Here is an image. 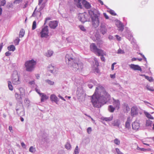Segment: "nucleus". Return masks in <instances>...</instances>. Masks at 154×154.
<instances>
[{"mask_svg":"<svg viewBox=\"0 0 154 154\" xmlns=\"http://www.w3.org/2000/svg\"><path fill=\"white\" fill-rule=\"evenodd\" d=\"M48 70L51 73H53L55 72L56 71V68L52 65H50L48 68Z\"/></svg>","mask_w":154,"mask_h":154,"instance_id":"obj_18","label":"nucleus"},{"mask_svg":"<svg viewBox=\"0 0 154 154\" xmlns=\"http://www.w3.org/2000/svg\"><path fill=\"white\" fill-rule=\"evenodd\" d=\"M113 119V116H112L109 117L102 118L101 119L103 121L106 122H109L111 121Z\"/></svg>","mask_w":154,"mask_h":154,"instance_id":"obj_25","label":"nucleus"},{"mask_svg":"<svg viewBox=\"0 0 154 154\" xmlns=\"http://www.w3.org/2000/svg\"><path fill=\"white\" fill-rule=\"evenodd\" d=\"M137 149L138 150H140L141 151H145L147 150H151L150 149H146L143 148H141L139 147L138 146H137Z\"/></svg>","mask_w":154,"mask_h":154,"instance_id":"obj_35","label":"nucleus"},{"mask_svg":"<svg viewBox=\"0 0 154 154\" xmlns=\"http://www.w3.org/2000/svg\"><path fill=\"white\" fill-rule=\"evenodd\" d=\"M37 7H36L34 11L32 14V16L33 17H40L41 16V12L40 11H38L37 10Z\"/></svg>","mask_w":154,"mask_h":154,"instance_id":"obj_14","label":"nucleus"},{"mask_svg":"<svg viewBox=\"0 0 154 154\" xmlns=\"http://www.w3.org/2000/svg\"><path fill=\"white\" fill-rule=\"evenodd\" d=\"M125 53L124 51L121 49H119L118 50L117 53L118 54H124Z\"/></svg>","mask_w":154,"mask_h":154,"instance_id":"obj_44","label":"nucleus"},{"mask_svg":"<svg viewBox=\"0 0 154 154\" xmlns=\"http://www.w3.org/2000/svg\"><path fill=\"white\" fill-rule=\"evenodd\" d=\"M25 32L23 29H21L19 33V37L22 38L23 37L24 35Z\"/></svg>","mask_w":154,"mask_h":154,"instance_id":"obj_29","label":"nucleus"},{"mask_svg":"<svg viewBox=\"0 0 154 154\" xmlns=\"http://www.w3.org/2000/svg\"><path fill=\"white\" fill-rule=\"evenodd\" d=\"M36 64V62L34 60L27 61L25 62V66L26 71L31 72L33 71Z\"/></svg>","mask_w":154,"mask_h":154,"instance_id":"obj_4","label":"nucleus"},{"mask_svg":"<svg viewBox=\"0 0 154 154\" xmlns=\"http://www.w3.org/2000/svg\"><path fill=\"white\" fill-rule=\"evenodd\" d=\"M8 87L9 89L11 91H12L13 89V87L10 81H8Z\"/></svg>","mask_w":154,"mask_h":154,"instance_id":"obj_30","label":"nucleus"},{"mask_svg":"<svg viewBox=\"0 0 154 154\" xmlns=\"http://www.w3.org/2000/svg\"><path fill=\"white\" fill-rule=\"evenodd\" d=\"M115 107H114L110 105L109 106L108 110L109 112H113L115 109Z\"/></svg>","mask_w":154,"mask_h":154,"instance_id":"obj_31","label":"nucleus"},{"mask_svg":"<svg viewBox=\"0 0 154 154\" xmlns=\"http://www.w3.org/2000/svg\"><path fill=\"white\" fill-rule=\"evenodd\" d=\"M144 114L149 119H154V118L148 112H144Z\"/></svg>","mask_w":154,"mask_h":154,"instance_id":"obj_28","label":"nucleus"},{"mask_svg":"<svg viewBox=\"0 0 154 154\" xmlns=\"http://www.w3.org/2000/svg\"><path fill=\"white\" fill-rule=\"evenodd\" d=\"M132 126L133 129L135 131L137 130L140 127V123L137 121H135L132 124Z\"/></svg>","mask_w":154,"mask_h":154,"instance_id":"obj_10","label":"nucleus"},{"mask_svg":"<svg viewBox=\"0 0 154 154\" xmlns=\"http://www.w3.org/2000/svg\"><path fill=\"white\" fill-rule=\"evenodd\" d=\"M114 143L115 144L119 145L120 143V141L118 139L116 138L114 140Z\"/></svg>","mask_w":154,"mask_h":154,"instance_id":"obj_38","label":"nucleus"},{"mask_svg":"<svg viewBox=\"0 0 154 154\" xmlns=\"http://www.w3.org/2000/svg\"><path fill=\"white\" fill-rule=\"evenodd\" d=\"M58 97L60 98L62 100H65V99L63 97H62V96H61L59 95L58 96Z\"/></svg>","mask_w":154,"mask_h":154,"instance_id":"obj_63","label":"nucleus"},{"mask_svg":"<svg viewBox=\"0 0 154 154\" xmlns=\"http://www.w3.org/2000/svg\"><path fill=\"white\" fill-rule=\"evenodd\" d=\"M3 46V43H2L0 44V52L1 51V50Z\"/></svg>","mask_w":154,"mask_h":154,"instance_id":"obj_55","label":"nucleus"},{"mask_svg":"<svg viewBox=\"0 0 154 154\" xmlns=\"http://www.w3.org/2000/svg\"><path fill=\"white\" fill-rule=\"evenodd\" d=\"M92 131L91 128V127H88L87 129V132L89 134H90Z\"/></svg>","mask_w":154,"mask_h":154,"instance_id":"obj_48","label":"nucleus"},{"mask_svg":"<svg viewBox=\"0 0 154 154\" xmlns=\"http://www.w3.org/2000/svg\"><path fill=\"white\" fill-rule=\"evenodd\" d=\"M129 66L131 69L134 70H138L140 71H142L141 68L138 65L131 64L129 65Z\"/></svg>","mask_w":154,"mask_h":154,"instance_id":"obj_11","label":"nucleus"},{"mask_svg":"<svg viewBox=\"0 0 154 154\" xmlns=\"http://www.w3.org/2000/svg\"><path fill=\"white\" fill-rule=\"evenodd\" d=\"M141 76L145 77V78L148 80L150 82H152L153 81V79L152 77H149L146 75H141Z\"/></svg>","mask_w":154,"mask_h":154,"instance_id":"obj_23","label":"nucleus"},{"mask_svg":"<svg viewBox=\"0 0 154 154\" xmlns=\"http://www.w3.org/2000/svg\"><path fill=\"white\" fill-rule=\"evenodd\" d=\"M20 41V39L17 38L14 40V42L16 45H18Z\"/></svg>","mask_w":154,"mask_h":154,"instance_id":"obj_42","label":"nucleus"},{"mask_svg":"<svg viewBox=\"0 0 154 154\" xmlns=\"http://www.w3.org/2000/svg\"><path fill=\"white\" fill-rule=\"evenodd\" d=\"M118 29L119 31H122L124 29V26L121 23H119V24L118 26Z\"/></svg>","mask_w":154,"mask_h":154,"instance_id":"obj_26","label":"nucleus"},{"mask_svg":"<svg viewBox=\"0 0 154 154\" xmlns=\"http://www.w3.org/2000/svg\"><path fill=\"white\" fill-rule=\"evenodd\" d=\"M100 32L103 35L105 34L107 31V29L105 24H101L100 29Z\"/></svg>","mask_w":154,"mask_h":154,"instance_id":"obj_13","label":"nucleus"},{"mask_svg":"<svg viewBox=\"0 0 154 154\" xmlns=\"http://www.w3.org/2000/svg\"><path fill=\"white\" fill-rule=\"evenodd\" d=\"M75 154H78L79 153L78 147V146H76L75 150Z\"/></svg>","mask_w":154,"mask_h":154,"instance_id":"obj_43","label":"nucleus"},{"mask_svg":"<svg viewBox=\"0 0 154 154\" xmlns=\"http://www.w3.org/2000/svg\"><path fill=\"white\" fill-rule=\"evenodd\" d=\"M95 61V63L96 65L97 66H99V63L97 61V60H96L95 59L94 60Z\"/></svg>","mask_w":154,"mask_h":154,"instance_id":"obj_60","label":"nucleus"},{"mask_svg":"<svg viewBox=\"0 0 154 154\" xmlns=\"http://www.w3.org/2000/svg\"><path fill=\"white\" fill-rule=\"evenodd\" d=\"M115 36L116 38L117 39L118 41H120L121 40V37L120 36H119L118 35H116Z\"/></svg>","mask_w":154,"mask_h":154,"instance_id":"obj_52","label":"nucleus"},{"mask_svg":"<svg viewBox=\"0 0 154 154\" xmlns=\"http://www.w3.org/2000/svg\"><path fill=\"white\" fill-rule=\"evenodd\" d=\"M48 84L50 85H53L54 84V82L51 81L50 80H47L45 81Z\"/></svg>","mask_w":154,"mask_h":154,"instance_id":"obj_34","label":"nucleus"},{"mask_svg":"<svg viewBox=\"0 0 154 154\" xmlns=\"http://www.w3.org/2000/svg\"><path fill=\"white\" fill-rule=\"evenodd\" d=\"M38 5L40 6L41 5L44 0H38Z\"/></svg>","mask_w":154,"mask_h":154,"instance_id":"obj_50","label":"nucleus"},{"mask_svg":"<svg viewBox=\"0 0 154 154\" xmlns=\"http://www.w3.org/2000/svg\"><path fill=\"white\" fill-rule=\"evenodd\" d=\"M35 151V148H33V146H31L29 149V151L32 152H33Z\"/></svg>","mask_w":154,"mask_h":154,"instance_id":"obj_41","label":"nucleus"},{"mask_svg":"<svg viewBox=\"0 0 154 154\" xmlns=\"http://www.w3.org/2000/svg\"><path fill=\"white\" fill-rule=\"evenodd\" d=\"M29 84L31 85H32L33 84H35L34 81H32L30 82H29Z\"/></svg>","mask_w":154,"mask_h":154,"instance_id":"obj_58","label":"nucleus"},{"mask_svg":"<svg viewBox=\"0 0 154 154\" xmlns=\"http://www.w3.org/2000/svg\"><path fill=\"white\" fill-rule=\"evenodd\" d=\"M83 2V5L87 9L90 8L91 7V5L87 2L85 0H82Z\"/></svg>","mask_w":154,"mask_h":154,"instance_id":"obj_20","label":"nucleus"},{"mask_svg":"<svg viewBox=\"0 0 154 154\" xmlns=\"http://www.w3.org/2000/svg\"><path fill=\"white\" fill-rule=\"evenodd\" d=\"M108 11L109 13L112 15L116 16V14L113 10H110Z\"/></svg>","mask_w":154,"mask_h":154,"instance_id":"obj_39","label":"nucleus"},{"mask_svg":"<svg viewBox=\"0 0 154 154\" xmlns=\"http://www.w3.org/2000/svg\"><path fill=\"white\" fill-rule=\"evenodd\" d=\"M131 113L132 116L137 115L138 113V109L136 106L132 107L131 109Z\"/></svg>","mask_w":154,"mask_h":154,"instance_id":"obj_12","label":"nucleus"},{"mask_svg":"<svg viewBox=\"0 0 154 154\" xmlns=\"http://www.w3.org/2000/svg\"><path fill=\"white\" fill-rule=\"evenodd\" d=\"M104 15V17H105L106 19H108L109 18V17L106 15V13H104L103 14Z\"/></svg>","mask_w":154,"mask_h":154,"instance_id":"obj_59","label":"nucleus"},{"mask_svg":"<svg viewBox=\"0 0 154 154\" xmlns=\"http://www.w3.org/2000/svg\"><path fill=\"white\" fill-rule=\"evenodd\" d=\"M131 122V118L129 117L127 119L125 124V128L128 129H129L131 128L130 123Z\"/></svg>","mask_w":154,"mask_h":154,"instance_id":"obj_16","label":"nucleus"},{"mask_svg":"<svg viewBox=\"0 0 154 154\" xmlns=\"http://www.w3.org/2000/svg\"><path fill=\"white\" fill-rule=\"evenodd\" d=\"M6 3L5 0H0V6L4 5Z\"/></svg>","mask_w":154,"mask_h":154,"instance_id":"obj_37","label":"nucleus"},{"mask_svg":"<svg viewBox=\"0 0 154 154\" xmlns=\"http://www.w3.org/2000/svg\"><path fill=\"white\" fill-rule=\"evenodd\" d=\"M21 146H22V147H23V148H26V145L24 144V143L23 142H22L21 143Z\"/></svg>","mask_w":154,"mask_h":154,"instance_id":"obj_53","label":"nucleus"},{"mask_svg":"<svg viewBox=\"0 0 154 154\" xmlns=\"http://www.w3.org/2000/svg\"><path fill=\"white\" fill-rule=\"evenodd\" d=\"M104 55H106V54L105 53H104L103 52V50H102V52L101 54L100 55H98V56H101V60L103 61H105V58L103 57V56Z\"/></svg>","mask_w":154,"mask_h":154,"instance_id":"obj_33","label":"nucleus"},{"mask_svg":"<svg viewBox=\"0 0 154 154\" xmlns=\"http://www.w3.org/2000/svg\"><path fill=\"white\" fill-rule=\"evenodd\" d=\"M51 100L54 101L56 103L58 101V98L54 94H52L50 96Z\"/></svg>","mask_w":154,"mask_h":154,"instance_id":"obj_19","label":"nucleus"},{"mask_svg":"<svg viewBox=\"0 0 154 154\" xmlns=\"http://www.w3.org/2000/svg\"><path fill=\"white\" fill-rule=\"evenodd\" d=\"M35 91L40 95L41 93L40 92L39 90L37 88H35Z\"/></svg>","mask_w":154,"mask_h":154,"instance_id":"obj_56","label":"nucleus"},{"mask_svg":"<svg viewBox=\"0 0 154 154\" xmlns=\"http://www.w3.org/2000/svg\"><path fill=\"white\" fill-rule=\"evenodd\" d=\"M19 90L20 91V94H23V95H24V89L23 88H21L19 89Z\"/></svg>","mask_w":154,"mask_h":154,"instance_id":"obj_40","label":"nucleus"},{"mask_svg":"<svg viewBox=\"0 0 154 154\" xmlns=\"http://www.w3.org/2000/svg\"><path fill=\"white\" fill-rule=\"evenodd\" d=\"M8 49L9 51H14L15 49V48L14 45H11L8 47Z\"/></svg>","mask_w":154,"mask_h":154,"instance_id":"obj_27","label":"nucleus"},{"mask_svg":"<svg viewBox=\"0 0 154 154\" xmlns=\"http://www.w3.org/2000/svg\"><path fill=\"white\" fill-rule=\"evenodd\" d=\"M90 49L91 51L97 54V55L101 54L102 52V50L98 48L94 43H92L90 45Z\"/></svg>","mask_w":154,"mask_h":154,"instance_id":"obj_5","label":"nucleus"},{"mask_svg":"<svg viewBox=\"0 0 154 154\" xmlns=\"http://www.w3.org/2000/svg\"><path fill=\"white\" fill-rule=\"evenodd\" d=\"M152 121L148 119L146 121V126L147 127H151L152 124Z\"/></svg>","mask_w":154,"mask_h":154,"instance_id":"obj_24","label":"nucleus"},{"mask_svg":"<svg viewBox=\"0 0 154 154\" xmlns=\"http://www.w3.org/2000/svg\"><path fill=\"white\" fill-rule=\"evenodd\" d=\"M79 27L80 29L83 31H85V29L84 27L82 25H80L79 26Z\"/></svg>","mask_w":154,"mask_h":154,"instance_id":"obj_47","label":"nucleus"},{"mask_svg":"<svg viewBox=\"0 0 154 154\" xmlns=\"http://www.w3.org/2000/svg\"><path fill=\"white\" fill-rule=\"evenodd\" d=\"M136 60H137V58H133L131 59V60L132 61H135Z\"/></svg>","mask_w":154,"mask_h":154,"instance_id":"obj_64","label":"nucleus"},{"mask_svg":"<svg viewBox=\"0 0 154 154\" xmlns=\"http://www.w3.org/2000/svg\"><path fill=\"white\" fill-rule=\"evenodd\" d=\"M66 62L70 65L73 70L82 73L84 70V67L81 61L75 58L72 54H67L65 57Z\"/></svg>","mask_w":154,"mask_h":154,"instance_id":"obj_2","label":"nucleus"},{"mask_svg":"<svg viewBox=\"0 0 154 154\" xmlns=\"http://www.w3.org/2000/svg\"><path fill=\"white\" fill-rule=\"evenodd\" d=\"M58 22L57 21H51L49 23V26L51 29H54L57 26Z\"/></svg>","mask_w":154,"mask_h":154,"instance_id":"obj_9","label":"nucleus"},{"mask_svg":"<svg viewBox=\"0 0 154 154\" xmlns=\"http://www.w3.org/2000/svg\"><path fill=\"white\" fill-rule=\"evenodd\" d=\"M66 148L68 149H69L70 148V145L69 143H67L65 146Z\"/></svg>","mask_w":154,"mask_h":154,"instance_id":"obj_45","label":"nucleus"},{"mask_svg":"<svg viewBox=\"0 0 154 154\" xmlns=\"http://www.w3.org/2000/svg\"><path fill=\"white\" fill-rule=\"evenodd\" d=\"M88 13L91 18L93 27L95 28L97 27L99 24L98 18L99 14L98 12L95 9H92L88 10Z\"/></svg>","mask_w":154,"mask_h":154,"instance_id":"obj_3","label":"nucleus"},{"mask_svg":"<svg viewBox=\"0 0 154 154\" xmlns=\"http://www.w3.org/2000/svg\"><path fill=\"white\" fill-rule=\"evenodd\" d=\"M9 129L11 132H12V128L11 126H9Z\"/></svg>","mask_w":154,"mask_h":154,"instance_id":"obj_61","label":"nucleus"},{"mask_svg":"<svg viewBox=\"0 0 154 154\" xmlns=\"http://www.w3.org/2000/svg\"><path fill=\"white\" fill-rule=\"evenodd\" d=\"M5 54L6 56H8L11 55V53L9 51H7L5 53Z\"/></svg>","mask_w":154,"mask_h":154,"instance_id":"obj_54","label":"nucleus"},{"mask_svg":"<svg viewBox=\"0 0 154 154\" xmlns=\"http://www.w3.org/2000/svg\"><path fill=\"white\" fill-rule=\"evenodd\" d=\"M39 95L41 97V101L42 102H44L48 98V97L43 93H41Z\"/></svg>","mask_w":154,"mask_h":154,"instance_id":"obj_17","label":"nucleus"},{"mask_svg":"<svg viewBox=\"0 0 154 154\" xmlns=\"http://www.w3.org/2000/svg\"><path fill=\"white\" fill-rule=\"evenodd\" d=\"M19 76L17 72L14 73L12 75V82L14 85H18L20 83Z\"/></svg>","mask_w":154,"mask_h":154,"instance_id":"obj_7","label":"nucleus"},{"mask_svg":"<svg viewBox=\"0 0 154 154\" xmlns=\"http://www.w3.org/2000/svg\"><path fill=\"white\" fill-rule=\"evenodd\" d=\"M116 64V63H114L112 64L111 66V69L112 70L114 69V65Z\"/></svg>","mask_w":154,"mask_h":154,"instance_id":"obj_51","label":"nucleus"},{"mask_svg":"<svg viewBox=\"0 0 154 154\" xmlns=\"http://www.w3.org/2000/svg\"><path fill=\"white\" fill-rule=\"evenodd\" d=\"M112 103L113 104L116 108L117 109H119L120 105V103L119 100H116L114 99H113V101Z\"/></svg>","mask_w":154,"mask_h":154,"instance_id":"obj_15","label":"nucleus"},{"mask_svg":"<svg viewBox=\"0 0 154 154\" xmlns=\"http://www.w3.org/2000/svg\"><path fill=\"white\" fill-rule=\"evenodd\" d=\"M51 19V18L49 17L46 18V19H45V22L44 24H45L47 23V22L48 20H50Z\"/></svg>","mask_w":154,"mask_h":154,"instance_id":"obj_49","label":"nucleus"},{"mask_svg":"<svg viewBox=\"0 0 154 154\" xmlns=\"http://www.w3.org/2000/svg\"><path fill=\"white\" fill-rule=\"evenodd\" d=\"M120 124V122L119 120H116L114 121L112 125L114 126L119 127Z\"/></svg>","mask_w":154,"mask_h":154,"instance_id":"obj_21","label":"nucleus"},{"mask_svg":"<svg viewBox=\"0 0 154 154\" xmlns=\"http://www.w3.org/2000/svg\"><path fill=\"white\" fill-rule=\"evenodd\" d=\"M107 95L108 93L103 87L100 85H98L91 97V101L94 106L99 107L100 103L105 101Z\"/></svg>","mask_w":154,"mask_h":154,"instance_id":"obj_1","label":"nucleus"},{"mask_svg":"<svg viewBox=\"0 0 154 154\" xmlns=\"http://www.w3.org/2000/svg\"><path fill=\"white\" fill-rule=\"evenodd\" d=\"M22 0H15L14 2V3H18L20 2Z\"/></svg>","mask_w":154,"mask_h":154,"instance_id":"obj_62","label":"nucleus"},{"mask_svg":"<svg viewBox=\"0 0 154 154\" xmlns=\"http://www.w3.org/2000/svg\"><path fill=\"white\" fill-rule=\"evenodd\" d=\"M36 27V23L35 21H34L33 22L32 27V29L33 30L35 29Z\"/></svg>","mask_w":154,"mask_h":154,"instance_id":"obj_36","label":"nucleus"},{"mask_svg":"<svg viewBox=\"0 0 154 154\" xmlns=\"http://www.w3.org/2000/svg\"><path fill=\"white\" fill-rule=\"evenodd\" d=\"M116 150L117 154H123L120 151L119 149L118 148H116Z\"/></svg>","mask_w":154,"mask_h":154,"instance_id":"obj_46","label":"nucleus"},{"mask_svg":"<svg viewBox=\"0 0 154 154\" xmlns=\"http://www.w3.org/2000/svg\"><path fill=\"white\" fill-rule=\"evenodd\" d=\"M78 17L79 20L82 23L87 21L89 18L88 14L85 12L79 14Z\"/></svg>","mask_w":154,"mask_h":154,"instance_id":"obj_8","label":"nucleus"},{"mask_svg":"<svg viewBox=\"0 0 154 154\" xmlns=\"http://www.w3.org/2000/svg\"><path fill=\"white\" fill-rule=\"evenodd\" d=\"M23 94H19L17 93H16L15 94V97L17 100H22V97H23Z\"/></svg>","mask_w":154,"mask_h":154,"instance_id":"obj_22","label":"nucleus"},{"mask_svg":"<svg viewBox=\"0 0 154 154\" xmlns=\"http://www.w3.org/2000/svg\"><path fill=\"white\" fill-rule=\"evenodd\" d=\"M49 30L47 26H45L42 29L40 32L41 38L47 37L48 36Z\"/></svg>","mask_w":154,"mask_h":154,"instance_id":"obj_6","label":"nucleus"},{"mask_svg":"<svg viewBox=\"0 0 154 154\" xmlns=\"http://www.w3.org/2000/svg\"><path fill=\"white\" fill-rule=\"evenodd\" d=\"M53 54V51L51 50H48L46 53V56L48 57L51 56Z\"/></svg>","mask_w":154,"mask_h":154,"instance_id":"obj_32","label":"nucleus"},{"mask_svg":"<svg viewBox=\"0 0 154 154\" xmlns=\"http://www.w3.org/2000/svg\"><path fill=\"white\" fill-rule=\"evenodd\" d=\"M115 74H111L110 75V77L111 78H114L115 77Z\"/></svg>","mask_w":154,"mask_h":154,"instance_id":"obj_57","label":"nucleus"}]
</instances>
